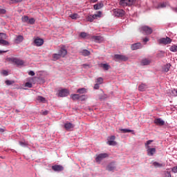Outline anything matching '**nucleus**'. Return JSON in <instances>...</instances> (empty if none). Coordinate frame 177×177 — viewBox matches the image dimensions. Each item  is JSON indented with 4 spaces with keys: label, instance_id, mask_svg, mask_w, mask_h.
I'll list each match as a JSON object with an SVG mask.
<instances>
[{
    "label": "nucleus",
    "instance_id": "1",
    "mask_svg": "<svg viewBox=\"0 0 177 177\" xmlns=\"http://www.w3.org/2000/svg\"><path fill=\"white\" fill-rule=\"evenodd\" d=\"M67 55V50L64 49V48H62L58 53H55L53 55V58L54 60H59L60 57H64Z\"/></svg>",
    "mask_w": 177,
    "mask_h": 177
},
{
    "label": "nucleus",
    "instance_id": "2",
    "mask_svg": "<svg viewBox=\"0 0 177 177\" xmlns=\"http://www.w3.org/2000/svg\"><path fill=\"white\" fill-rule=\"evenodd\" d=\"M113 16H115V17H124L125 16V12L122 9H113Z\"/></svg>",
    "mask_w": 177,
    "mask_h": 177
},
{
    "label": "nucleus",
    "instance_id": "3",
    "mask_svg": "<svg viewBox=\"0 0 177 177\" xmlns=\"http://www.w3.org/2000/svg\"><path fill=\"white\" fill-rule=\"evenodd\" d=\"M136 3V0H121L120 1V5L121 6H132L133 3Z\"/></svg>",
    "mask_w": 177,
    "mask_h": 177
},
{
    "label": "nucleus",
    "instance_id": "4",
    "mask_svg": "<svg viewBox=\"0 0 177 177\" xmlns=\"http://www.w3.org/2000/svg\"><path fill=\"white\" fill-rule=\"evenodd\" d=\"M70 95V91L67 88H63L59 91L57 96L59 97H66Z\"/></svg>",
    "mask_w": 177,
    "mask_h": 177
},
{
    "label": "nucleus",
    "instance_id": "5",
    "mask_svg": "<svg viewBox=\"0 0 177 177\" xmlns=\"http://www.w3.org/2000/svg\"><path fill=\"white\" fill-rule=\"evenodd\" d=\"M107 157H109V155L107 153H100L95 158V161L96 162H99V164H100V162L102 161V160H104V158H107Z\"/></svg>",
    "mask_w": 177,
    "mask_h": 177
},
{
    "label": "nucleus",
    "instance_id": "6",
    "mask_svg": "<svg viewBox=\"0 0 177 177\" xmlns=\"http://www.w3.org/2000/svg\"><path fill=\"white\" fill-rule=\"evenodd\" d=\"M159 44H162L163 45H169V44H171L172 42V39L171 38L167 37L161 38L158 40Z\"/></svg>",
    "mask_w": 177,
    "mask_h": 177
},
{
    "label": "nucleus",
    "instance_id": "7",
    "mask_svg": "<svg viewBox=\"0 0 177 177\" xmlns=\"http://www.w3.org/2000/svg\"><path fill=\"white\" fill-rule=\"evenodd\" d=\"M117 169V165H115V162H110L106 167V171L111 172L113 171H115Z\"/></svg>",
    "mask_w": 177,
    "mask_h": 177
},
{
    "label": "nucleus",
    "instance_id": "8",
    "mask_svg": "<svg viewBox=\"0 0 177 177\" xmlns=\"http://www.w3.org/2000/svg\"><path fill=\"white\" fill-rule=\"evenodd\" d=\"M52 169L55 172H62V171H64V167L60 165H55L52 166Z\"/></svg>",
    "mask_w": 177,
    "mask_h": 177
},
{
    "label": "nucleus",
    "instance_id": "9",
    "mask_svg": "<svg viewBox=\"0 0 177 177\" xmlns=\"http://www.w3.org/2000/svg\"><path fill=\"white\" fill-rule=\"evenodd\" d=\"M75 127V125L70 122H66L64 125V127L66 131H73Z\"/></svg>",
    "mask_w": 177,
    "mask_h": 177
},
{
    "label": "nucleus",
    "instance_id": "10",
    "mask_svg": "<svg viewBox=\"0 0 177 177\" xmlns=\"http://www.w3.org/2000/svg\"><path fill=\"white\" fill-rule=\"evenodd\" d=\"M141 30L143 31V32L147 34V35H150V34L153 32V29L149 26H142Z\"/></svg>",
    "mask_w": 177,
    "mask_h": 177
},
{
    "label": "nucleus",
    "instance_id": "11",
    "mask_svg": "<svg viewBox=\"0 0 177 177\" xmlns=\"http://www.w3.org/2000/svg\"><path fill=\"white\" fill-rule=\"evenodd\" d=\"M115 59H117V60H121V62H127L128 61V57L122 55H115Z\"/></svg>",
    "mask_w": 177,
    "mask_h": 177
},
{
    "label": "nucleus",
    "instance_id": "12",
    "mask_svg": "<svg viewBox=\"0 0 177 177\" xmlns=\"http://www.w3.org/2000/svg\"><path fill=\"white\" fill-rule=\"evenodd\" d=\"M147 153L149 156H154L156 153V148H150V146H147Z\"/></svg>",
    "mask_w": 177,
    "mask_h": 177
},
{
    "label": "nucleus",
    "instance_id": "13",
    "mask_svg": "<svg viewBox=\"0 0 177 177\" xmlns=\"http://www.w3.org/2000/svg\"><path fill=\"white\" fill-rule=\"evenodd\" d=\"M34 43L35 44L36 46H42V45H44V39L37 38L35 39Z\"/></svg>",
    "mask_w": 177,
    "mask_h": 177
},
{
    "label": "nucleus",
    "instance_id": "14",
    "mask_svg": "<svg viewBox=\"0 0 177 177\" xmlns=\"http://www.w3.org/2000/svg\"><path fill=\"white\" fill-rule=\"evenodd\" d=\"M132 50H136V49H140L142 48V44L136 43L131 45V46Z\"/></svg>",
    "mask_w": 177,
    "mask_h": 177
},
{
    "label": "nucleus",
    "instance_id": "15",
    "mask_svg": "<svg viewBox=\"0 0 177 177\" xmlns=\"http://www.w3.org/2000/svg\"><path fill=\"white\" fill-rule=\"evenodd\" d=\"M154 122L156 125H159L160 127H162V125L165 124V122H164L161 118L155 119Z\"/></svg>",
    "mask_w": 177,
    "mask_h": 177
},
{
    "label": "nucleus",
    "instance_id": "16",
    "mask_svg": "<svg viewBox=\"0 0 177 177\" xmlns=\"http://www.w3.org/2000/svg\"><path fill=\"white\" fill-rule=\"evenodd\" d=\"M92 39H94L95 42H98L99 44H100V42H102V41H104V39L102 36H93Z\"/></svg>",
    "mask_w": 177,
    "mask_h": 177
},
{
    "label": "nucleus",
    "instance_id": "17",
    "mask_svg": "<svg viewBox=\"0 0 177 177\" xmlns=\"http://www.w3.org/2000/svg\"><path fill=\"white\" fill-rule=\"evenodd\" d=\"M80 55H82V56L86 57V56H90L91 55V51L84 49L82 50L80 52Z\"/></svg>",
    "mask_w": 177,
    "mask_h": 177
},
{
    "label": "nucleus",
    "instance_id": "18",
    "mask_svg": "<svg viewBox=\"0 0 177 177\" xmlns=\"http://www.w3.org/2000/svg\"><path fill=\"white\" fill-rule=\"evenodd\" d=\"M24 40V37L21 35H18L15 39V44H21V41Z\"/></svg>",
    "mask_w": 177,
    "mask_h": 177
},
{
    "label": "nucleus",
    "instance_id": "19",
    "mask_svg": "<svg viewBox=\"0 0 177 177\" xmlns=\"http://www.w3.org/2000/svg\"><path fill=\"white\" fill-rule=\"evenodd\" d=\"M104 4L103 2L97 3V4L94 5L93 8L95 10H99V9H102L103 8Z\"/></svg>",
    "mask_w": 177,
    "mask_h": 177
},
{
    "label": "nucleus",
    "instance_id": "20",
    "mask_svg": "<svg viewBox=\"0 0 177 177\" xmlns=\"http://www.w3.org/2000/svg\"><path fill=\"white\" fill-rule=\"evenodd\" d=\"M150 63H151V62L148 59H143L141 61L142 66H149V64H150Z\"/></svg>",
    "mask_w": 177,
    "mask_h": 177
},
{
    "label": "nucleus",
    "instance_id": "21",
    "mask_svg": "<svg viewBox=\"0 0 177 177\" xmlns=\"http://www.w3.org/2000/svg\"><path fill=\"white\" fill-rule=\"evenodd\" d=\"M14 63H15V64H17V66H23L24 64V61L20 59L15 58Z\"/></svg>",
    "mask_w": 177,
    "mask_h": 177
},
{
    "label": "nucleus",
    "instance_id": "22",
    "mask_svg": "<svg viewBox=\"0 0 177 177\" xmlns=\"http://www.w3.org/2000/svg\"><path fill=\"white\" fill-rule=\"evenodd\" d=\"M170 68H171V64H167L162 67V71H164L165 73H168Z\"/></svg>",
    "mask_w": 177,
    "mask_h": 177
},
{
    "label": "nucleus",
    "instance_id": "23",
    "mask_svg": "<svg viewBox=\"0 0 177 177\" xmlns=\"http://www.w3.org/2000/svg\"><path fill=\"white\" fill-rule=\"evenodd\" d=\"M147 88V85L146 84H141L138 86V90H140L141 92L145 91Z\"/></svg>",
    "mask_w": 177,
    "mask_h": 177
},
{
    "label": "nucleus",
    "instance_id": "24",
    "mask_svg": "<svg viewBox=\"0 0 177 177\" xmlns=\"http://www.w3.org/2000/svg\"><path fill=\"white\" fill-rule=\"evenodd\" d=\"M153 165L155 167V168H162V167H164V164L160 163L158 162H153Z\"/></svg>",
    "mask_w": 177,
    "mask_h": 177
},
{
    "label": "nucleus",
    "instance_id": "25",
    "mask_svg": "<svg viewBox=\"0 0 177 177\" xmlns=\"http://www.w3.org/2000/svg\"><path fill=\"white\" fill-rule=\"evenodd\" d=\"M0 45H3V46H9L10 44H9V41L5 39H0Z\"/></svg>",
    "mask_w": 177,
    "mask_h": 177
},
{
    "label": "nucleus",
    "instance_id": "26",
    "mask_svg": "<svg viewBox=\"0 0 177 177\" xmlns=\"http://www.w3.org/2000/svg\"><path fill=\"white\" fill-rule=\"evenodd\" d=\"M69 17H71V19H72V20H77V19H79L80 15H78V14L77 13H73L69 15Z\"/></svg>",
    "mask_w": 177,
    "mask_h": 177
},
{
    "label": "nucleus",
    "instance_id": "27",
    "mask_svg": "<svg viewBox=\"0 0 177 177\" xmlns=\"http://www.w3.org/2000/svg\"><path fill=\"white\" fill-rule=\"evenodd\" d=\"M119 131H120L122 133H129L132 132V130L128 129H120Z\"/></svg>",
    "mask_w": 177,
    "mask_h": 177
},
{
    "label": "nucleus",
    "instance_id": "28",
    "mask_svg": "<svg viewBox=\"0 0 177 177\" xmlns=\"http://www.w3.org/2000/svg\"><path fill=\"white\" fill-rule=\"evenodd\" d=\"M100 67H102V68H104V70H109L110 68V65L107 64H100Z\"/></svg>",
    "mask_w": 177,
    "mask_h": 177
},
{
    "label": "nucleus",
    "instance_id": "29",
    "mask_svg": "<svg viewBox=\"0 0 177 177\" xmlns=\"http://www.w3.org/2000/svg\"><path fill=\"white\" fill-rule=\"evenodd\" d=\"M77 93H80V94L86 93L87 90L85 88H82L77 89Z\"/></svg>",
    "mask_w": 177,
    "mask_h": 177
},
{
    "label": "nucleus",
    "instance_id": "30",
    "mask_svg": "<svg viewBox=\"0 0 177 177\" xmlns=\"http://www.w3.org/2000/svg\"><path fill=\"white\" fill-rule=\"evenodd\" d=\"M93 17L95 19H98V17H102V12L101 11H98L97 14L93 15Z\"/></svg>",
    "mask_w": 177,
    "mask_h": 177
},
{
    "label": "nucleus",
    "instance_id": "31",
    "mask_svg": "<svg viewBox=\"0 0 177 177\" xmlns=\"http://www.w3.org/2000/svg\"><path fill=\"white\" fill-rule=\"evenodd\" d=\"M37 100H38V102H41V103H45L46 102L45 97L42 96H38Z\"/></svg>",
    "mask_w": 177,
    "mask_h": 177
},
{
    "label": "nucleus",
    "instance_id": "32",
    "mask_svg": "<svg viewBox=\"0 0 177 177\" xmlns=\"http://www.w3.org/2000/svg\"><path fill=\"white\" fill-rule=\"evenodd\" d=\"M86 21H90V23H92V21H93V20H95V19L93 18V15H88L86 18Z\"/></svg>",
    "mask_w": 177,
    "mask_h": 177
},
{
    "label": "nucleus",
    "instance_id": "33",
    "mask_svg": "<svg viewBox=\"0 0 177 177\" xmlns=\"http://www.w3.org/2000/svg\"><path fill=\"white\" fill-rule=\"evenodd\" d=\"M71 99L73 100H78L80 99V95L78 94H73L71 95Z\"/></svg>",
    "mask_w": 177,
    "mask_h": 177
},
{
    "label": "nucleus",
    "instance_id": "34",
    "mask_svg": "<svg viewBox=\"0 0 177 177\" xmlns=\"http://www.w3.org/2000/svg\"><path fill=\"white\" fill-rule=\"evenodd\" d=\"M169 50L171 52H177V45H173L170 47Z\"/></svg>",
    "mask_w": 177,
    "mask_h": 177
},
{
    "label": "nucleus",
    "instance_id": "35",
    "mask_svg": "<svg viewBox=\"0 0 177 177\" xmlns=\"http://www.w3.org/2000/svg\"><path fill=\"white\" fill-rule=\"evenodd\" d=\"M0 39H8V36L3 32L0 33Z\"/></svg>",
    "mask_w": 177,
    "mask_h": 177
},
{
    "label": "nucleus",
    "instance_id": "36",
    "mask_svg": "<svg viewBox=\"0 0 177 177\" xmlns=\"http://www.w3.org/2000/svg\"><path fill=\"white\" fill-rule=\"evenodd\" d=\"M5 84H6V85H8V86L13 85V84H15V81H13V80H6Z\"/></svg>",
    "mask_w": 177,
    "mask_h": 177
},
{
    "label": "nucleus",
    "instance_id": "37",
    "mask_svg": "<svg viewBox=\"0 0 177 177\" xmlns=\"http://www.w3.org/2000/svg\"><path fill=\"white\" fill-rule=\"evenodd\" d=\"M107 144L109 146H116L117 145V142H115V141H108Z\"/></svg>",
    "mask_w": 177,
    "mask_h": 177
},
{
    "label": "nucleus",
    "instance_id": "38",
    "mask_svg": "<svg viewBox=\"0 0 177 177\" xmlns=\"http://www.w3.org/2000/svg\"><path fill=\"white\" fill-rule=\"evenodd\" d=\"M97 84L102 85L103 84V77H98L96 81Z\"/></svg>",
    "mask_w": 177,
    "mask_h": 177
},
{
    "label": "nucleus",
    "instance_id": "39",
    "mask_svg": "<svg viewBox=\"0 0 177 177\" xmlns=\"http://www.w3.org/2000/svg\"><path fill=\"white\" fill-rule=\"evenodd\" d=\"M79 99L80 100H82V102H83L84 100H86L87 97H86V95H83L81 96L79 95Z\"/></svg>",
    "mask_w": 177,
    "mask_h": 177
},
{
    "label": "nucleus",
    "instance_id": "40",
    "mask_svg": "<svg viewBox=\"0 0 177 177\" xmlns=\"http://www.w3.org/2000/svg\"><path fill=\"white\" fill-rule=\"evenodd\" d=\"M167 3H160L158 4V8H166Z\"/></svg>",
    "mask_w": 177,
    "mask_h": 177
},
{
    "label": "nucleus",
    "instance_id": "41",
    "mask_svg": "<svg viewBox=\"0 0 177 177\" xmlns=\"http://www.w3.org/2000/svg\"><path fill=\"white\" fill-rule=\"evenodd\" d=\"M80 36L82 37V38H86V37H88V33L86 32H81Z\"/></svg>",
    "mask_w": 177,
    "mask_h": 177
},
{
    "label": "nucleus",
    "instance_id": "42",
    "mask_svg": "<svg viewBox=\"0 0 177 177\" xmlns=\"http://www.w3.org/2000/svg\"><path fill=\"white\" fill-rule=\"evenodd\" d=\"M21 19H22V21H23L24 23H27V21L28 22V20H29L28 17H27V16L23 17L21 18Z\"/></svg>",
    "mask_w": 177,
    "mask_h": 177
},
{
    "label": "nucleus",
    "instance_id": "43",
    "mask_svg": "<svg viewBox=\"0 0 177 177\" xmlns=\"http://www.w3.org/2000/svg\"><path fill=\"white\" fill-rule=\"evenodd\" d=\"M153 140H149L147 141V142L145 143L146 149H147V146H149V145H151V143H153Z\"/></svg>",
    "mask_w": 177,
    "mask_h": 177
},
{
    "label": "nucleus",
    "instance_id": "44",
    "mask_svg": "<svg viewBox=\"0 0 177 177\" xmlns=\"http://www.w3.org/2000/svg\"><path fill=\"white\" fill-rule=\"evenodd\" d=\"M28 24H34L35 23V19L34 18H31L28 21Z\"/></svg>",
    "mask_w": 177,
    "mask_h": 177
},
{
    "label": "nucleus",
    "instance_id": "45",
    "mask_svg": "<svg viewBox=\"0 0 177 177\" xmlns=\"http://www.w3.org/2000/svg\"><path fill=\"white\" fill-rule=\"evenodd\" d=\"M25 86H27V88H32V84H31L30 82H26L25 84Z\"/></svg>",
    "mask_w": 177,
    "mask_h": 177
},
{
    "label": "nucleus",
    "instance_id": "46",
    "mask_svg": "<svg viewBox=\"0 0 177 177\" xmlns=\"http://www.w3.org/2000/svg\"><path fill=\"white\" fill-rule=\"evenodd\" d=\"M15 60H16V58H7V62H12V63H15Z\"/></svg>",
    "mask_w": 177,
    "mask_h": 177
},
{
    "label": "nucleus",
    "instance_id": "47",
    "mask_svg": "<svg viewBox=\"0 0 177 177\" xmlns=\"http://www.w3.org/2000/svg\"><path fill=\"white\" fill-rule=\"evenodd\" d=\"M114 140H115V136H111V137H109V140H108V141L114 142Z\"/></svg>",
    "mask_w": 177,
    "mask_h": 177
},
{
    "label": "nucleus",
    "instance_id": "48",
    "mask_svg": "<svg viewBox=\"0 0 177 177\" xmlns=\"http://www.w3.org/2000/svg\"><path fill=\"white\" fill-rule=\"evenodd\" d=\"M5 13H6V10L5 9L1 8L0 15H5Z\"/></svg>",
    "mask_w": 177,
    "mask_h": 177
},
{
    "label": "nucleus",
    "instance_id": "49",
    "mask_svg": "<svg viewBox=\"0 0 177 177\" xmlns=\"http://www.w3.org/2000/svg\"><path fill=\"white\" fill-rule=\"evenodd\" d=\"M41 114H42V115H48V114H49V111H41Z\"/></svg>",
    "mask_w": 177,
    "mask_h": 177
},
{
    "label": "nucleus",
    "instance_id": "50",
    "mask_svg": "<svg viewBox=\"0 0 177 177\" xmlns=\"http://www.w3.org/2000/svg\"><path fill=\"white\" fill-rule=\"evenodd\" d=\"M165 177H172L171 176V172L170 171H166L165 172Z\"/></svg>",
    "mask_w": 177,
    "mask_h": 177
},
{
    "label": "nucleus",
    "instance_id": "51",
    "mask_svg": "<svg viewBox=\"0 0 177 177\" xmlns=\"http://www.w3.org/2000/svg\"><path fill=\"white\" fill-rule=\"evenodd\" d=\"M172 172H174V174L177 173V166L176 167H174L171 169Z\"/></svg>",
    "mask_w": 177,
    "mask_h": 177
},
{
    "label": "nucleus",
    "instance_id": "52",
    "mask_svg": "<svg viewBox=\"0 0 177 177\" xmlns=\"http://www.w3.org/2000/svg\"><path fill=\"white\" fill-rule=\"evenodd\" d=\"M20 146H22V147H24V146H27V144L24 142H19Z\"/></svg>",
    "mask_w": 177,
    "mask_h": 177
},
{
    "label": "nucleus",
    "instance_id": "53",
    "mask_svg": "<svg viewBox=\"0 0 177 177\" xmlns=\"http://www.w3.org/2000/svg\"><path fill=\"white\" fill-rule=\"evenodd\" d=\"M29 75H31L32 77H34V75H35V73H34V71H30L29 73H28Z\"/></svg>",
    "mask_w": 177,
    "mask_h": 177
},
{
    "label": "nucleus",
    "instance_id": "54",
    "mask_svg": "<svg viewBox=\"0 0 177 177\" xmlns=\"http://www.w3.org/2000/svg\"><path fill=\"white\" fill-rule=\"evenodd\" d=\"M100 84H99V83H96L94 86V89H99Z\"/></svg>",
    "mask_w": 177,
    "mask_h": 177
},
{
    "label": "nucleus",
    "instance_id": "55",
    "mask_svg": "<svg viewBox=\"0 0 177 177\" xmlns=\"http://www.w3.org/2000/svg\"><path fill=\"white\" fill-rule=\"evenodd\" d=\"M172 94L174 95V96H177V89H174L172 91Z\"/></svg>",
    "mask_w": 177,
    "mask_h": 177
},
{
    "label": "nucleus",
    "instance_id": "56",
    "mask_svg": "<svg viewBox=\"0 0 177 177\" xmlns=\"http://www.w3.org/2000/svg\"><path fill=\"white\" fill-rule=\"evenodd\" d=\"M82 67H84V68H86L87 67H88L90 68L91 66H89L88 64H84L82 65Z\"/></svg>",
    "mask_w": 177,
    "mask_h": 177
},
{
    "label": "nucleus",
    "instance_id": "57",
    "mask_svg": "<svg viewBox=\"0 0 177 177\" xmlns=\"http://www.w3.org/2000/svg\"><path fill=\"white\" fill-rule=\"evenodd\" d=\"M2 74L3 75H8V72L6 71H3Z\"/></svg>",
    "mask_w": 177,
    "mask_h": 177
},
{
    "label": "nucleus",
    "instance_id": "58",
    "mask_svg": "<svg viewBox=\"0 0 177 177\" xmlns=\"http://www.w3.org/2000/svg\"><path fill=\"white\" fill-rule=\"evenodd\" d=\"M91 3H95L97 2V0H90Z\"/></svg>",
    "mask_w": 177,
    "mask_h": 177
},
{
    "label": "nucleus",
    "instance_id": "59",
    "mask_svg": "<svg viewBox=\"0 0 177 177\" xmlns=\"http://www.w3.org/2000/svg\"><path fill=\"white\" fill-rule=\"evenodd\" d=\"M143 41H144L145 42H149V38L145 37V38L143 39Z\"/></svg>",
    "mask_w": 177,
    "mask_h": 177
},
{
    "label": "nucleus",
    "instance_id": "60",
    "mask_svg": "<svg viewBox=\"0 0 177 177\" xmlns=\"http://www.w3.org/2000/svg\"><path fill=\"white\" fill-rule=\"evenodd\" d=\"M8 50H0V53H6Z\"/></svg>",
    "mask_w": 177,
    "mask_h": 177
},
{
    "label": "nucleus",
    "instance_id": "61",
    "mask_svg": "<svg viewBox=\"0 0 177 177\" xmlns=\"http://www.w3.org/2000/svg\"><path fill=\"white\" fill-rule=\"evenodd\" d=\"M0 132H5V130L3 129H0Z\"/></svg>",
    "mask_w": 177,
    "mask_h": 177
},
{
    "label": "nucleus",
    "instance_id": "62",
    "mask_svg": "<svg viewBox=\"0 0 177 177\" xmlns=\"http://www.w3.org/2000/svg\"><path fill=\"white\" fill-rule=\"evenodd\" d=\"M15 2H21V1H23V0H15Z\"/></svg>",
    "mask_w": 177,
    "mask_h": 177
},
{
    "label": "nucleus",
    "instance_id": "63",
    "mask_svg": "<svg viewBox=\"0 0 177 177\" xmlns=\"http://www.w3.org/2000/svg\"><path fill=\"white\" fill-rule=\"evenodd\" d=\"M175 12H177V8H175Z\"/></svg>",
    "mask_w": 177,
    "mask_h": 177
}]
</instances>
